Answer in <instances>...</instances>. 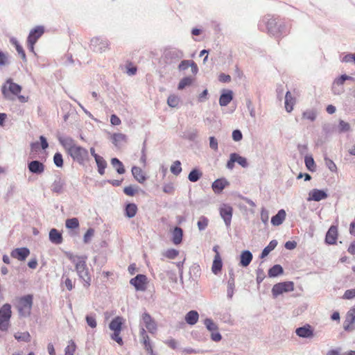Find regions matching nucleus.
Segmentation results:
<instances>
[{
  "label": "nucleus",
  "mask_w": 355,
  "mask_h": 355,
  "mask_svg": "<svg viewBox=\"0 0 355 355\" xmlns=\"http://www.w3.org/2000/svg\"><path fill=\"white\" fill-rule=\"evenodd\" d=\"M68 259L75 265V269L79 279L83 282V286L87 288L91 285L92 277L87 266L86 256L73 255V254L67 253Z\"/></svg>",
  "instance_id": "f257e3e1"
},
{
  "label": "nucleus",
  "mask_w": 355,
  "mask_h": 355,
  "mask_svg": "<svg viewBox=\"0 0 355 355\" xmlns=\"http://www.w3.org/2000/svg\"><path fill=\"white\" fill-rule=\"evenodd\" d=\"M21 90V86L14 83L12 78L7 79L1 86L3 97L9 101H12L14 99L13 96H18Z\"/></svg>",
  "instance_id": "f03ea898"
},
{
  "label": "nucleus",
  "mask_w": 355,
  "mask_h": 355,
  "mask_svg": "<svg viewBox=\"0 0 355 355\" xmlns=\"http://www.w3.org/2000/svg\"><path fill=\"white\" fill-rule=\"evenodd\" d=\"M110 42L105 37H94L90 40L89 48L95 53H102L109 49Z\"/></svg>",
  "instance_id": "7ed1b4c3"
},
{
  "label": "nucleus",
  "mask_w": 355,
  "mask_h": 355,
  "mask_svg": "<svg viewBox=\"0 0 355 355\" xmlns=\"http://www.w3.org/2000/svg\"><path fill=\"white\" fill-rule=\"evenodd\" d=\"M68 155L73 159L74 162H76L80 165H84L85 162L89 159L88 150L80 146L76 145Z\"/></svg>",
  "instance_id": "20e7f679"
},
{
  "label": "nucleus",
  "mask_w": 355,
  "mask_h": 355,
  "mask_svg": "<svg viewBox=\"0 0 355 355\" xmlns=\"http://www.w3.org/2000/svg\"><path fill=\"white\" fill-rule=\"evenodd\" d=\"M12 315L11 306L6 303L0 308V330L6 331L9 328L10 320Z\"/></svg>",
  "instance_id": "39448f33"
},
{
  "label": "nucleus",
  "mask_w": 355,
  "mask_h": 355,
  "mask_svg": "<svg viewBox=\"0 0 355 355\" xmlns=\"http://www.w3.org/2000/svg\"><path fill=\"white\" fill-rule=\"evenodd\" d=\"M184 56V52L177 48H169L164 53V59L166 64H172L178 62Z\"/></svg>",
  "instance_id": "423d86ee"
},
{
  "label": "nucleus",
  "mask_w": 355,
  "mask_h": 355,
  "mask_svg": "<svg viewBox=\"0 0 355 355\" xmlns=\"http://www.w3.org/2000/svg\"><path fill=\"white\" fill-rule=\"evenodd\" d=\"M33 297L32 295L28 294L24 295L19 298L18 311L21 315H28L33 306Z\"/></svg>",
  "instance_id": "0eeeda50"
},
{
  "label": "nucleus",
  "mask_w": 355,
  "mask_h": 355,
  "mask_svg": "<svg viewBox=\"0 0 355 355\" xmlns=\"http://www.w3.org/2000/svg\"><path fill=\"white\" fill-rule=\"evenodd\" d=\"M294 290V284L293 282H284L276 284L272 288V294L276 297L284 293L291 292Z\"/></svg>",
  "instance_id": "6e6552de"
},
{
  "label": "nucleus",
  "mask_w": 355,
  "mask_h": 355,
  "mask_svg": "<svg viewBox=\"0 0 355 355\" xmlns=\"http://www.w3.org/2000/svg\"><path fill=\"white\" fill-rule=\"evenodd\" d=\"M238 163L243 168H247L248 166V162L245 157L241 156L236 153H232L230 155V159L227 162V168L230 170H232L234 167V164Z\"/></svg>",
  "instance_id": "1a4fd4ad"
},
{
  "label": "nucleus",
  "mask_w": 355,
  "mask_h": 355,
  "mask_svg": "<svg viewBox=\"0 0 355 355\" xmlns=\"http://www.w3.org/2000/svg\"><path fill=\"white\" fill-rule=\"evenodd\" d=\"M130 284L133 286L137 291H144L146 289L147 277L143 274H138L132 278Z\"/></svg>",
  "instance_id": "9d476101"
},
{
  "label": "nucleus",
  "mask_w": 355,
  "mask_h": 355,
  "mask_svg": "<svg viewBox=\"0 0 355 355\" xmlns=\"http://www.w3.org/2000/svg\"><path fill=\"white\" fill-rule=\"evenodd\" d=\"M141 320L149 333L155 334L157 331L156 322L148 312L145 311L142 313Z\"/></svg>",
  "instance_id": "9b49d317"
},
{
  "label": "nucleus",
  "mask_w": 355,
  "mask_h": 355,
  "mask_svg": "<svg viewBox=\"0 0 355 355\" xmlns=\"http://www.w3.org/2000/svg\"><path fill=\"white\" fill-rule=\"evenodd\" d=\"M27 168L31 174L41 175L44 172L45 165L40 160H32L28 162Z\"/></svg>",
  "instance_id": "f8f14e48"
},
{
  "label": "nucleus",
  "mask_w": 355,
  "mask_h": 355,
  "mask_svg": "<svg viewBox=\"0 0 355 355\" xmlns=\"http://www.w3.org/2000/svg\"><path fill=\"white\" fill-rule=\"evenodd\" d=\"M221 218L227 227H230L233 214V208L229 205L223 204L219 209Z\"/></svg>",
  "instance_id": "ddd939ff"
},
{
  "label": "nucleus",
  "mask_w": 355,
  "mask_h": 355,
  "mask_svg": "<svg viewBox=\"0 0 355 355\" xmlns=\"http://www.w3.org/2000/svg\"><path fill=\"white\" fill-rule=\"evenodd\" d=\"M355 322V308L349 309L345 315L343 322V328L347 331H351L354 329V324Z\"/></svg>",
  "instance_id": "4468645a"
},
{
  "label": "nucleus",
  "mask_w": 355,
  "mask_h": 355,
  "mask_svg": "<svg viewBox=\"0 0 355 355\" xmlns=\"http://www.w3.org/2000/svg\"><path fill=\"white\" fill-rule=\"evenodd\" d=\"M29 254L30 250L26 247L15 248L10 252V256L19 261H25Z\"/></svg>",
  "instance_id": "2eb2a0df"
},
{
  "label": "nucleus",
  "mask_w": 355,
  "mask_h": 355,
  "mask_svg": "<svg viewBox=\"0 0 355 355\" xmlns=\"http://www.w3.org/2000/svg\"><path fill=\"white\" fill-rule=\"evenodd\" d=\"M58 139L60 145L65 149L67 154L76 146L74 139L71 137L58 135Z\"/></svg>",
  "instance_id": "dca6fc26"
},
{
  "label": "nucleus",
  "mask_w": 355,
  "mask_h": 355,
  "mask_svg": "<svg viewBox=\"0 0 355 355\" xmlns=\"http://www.w3.org/2000/svg\"><path fill=\"white\" fill-rule=\"evenodd\" d=\"M256 273H257V279H256V280H257V285H258V290L259 291V294L260 295L264 294V293H265L264 290L263 291H261V286H260L261 283L263 281V279L266 277V272H265V266H264V261H261L260 262L259 266L258 268L256 270Z\"/></svg>",
  "instance_id": "f3484780"
},
{
  "label": "nucleus",
  "mask_w": 355,
  "mask_h": 355,
  "mask_svg": "<svg viewBox=\"0 0 355 355\" xmlns=\"http://www.w3.org/2000/svg\"><path fill=\"white\" fill-rule=\"evenodd\" d=\"M65 185V181L61 178V176L58 175L51 184V190L53 193L60 194L64 191Z\"/></svg>",
  "instance_id": "a211bd4d"
},
{
  "label": "nucleus",
  "mask_w": 355,
  "mask_h": 355,
  "mask_svg": "<svg viewBox=\"0 0 355 355\" xmlns=\"http://www.w3.org/2000/svg\"><path fill=\"white\" fill-rule=\"evenodd\" d=\"M338 227L332 225L329 227L325 236V242L329 245L336 244L338 239Z\"/></svg>",
  "instance_id": "6ab92c4d"
},
{
  "label": "nucleus",
  "mask_w": 355,
  "mask_h": 355,
  "mask_svg": "<svg viewBox=\"0 0 355 355\" xmlns=\"http://www.w3.org/2000/svg\"><path fill=\"white\" fill-rule=\"evenodd\" d=\"M44 28L42 26H37L33 28L27 37V41L36 43L38 39L44 34Z\"/></svg>",
  "instance_id": "aec40b11"
},
{
  "label": "nucleus",
  "mask_w": 355,
  "mask_h": 355,
  "mask_svg": "<svg viewBox=\"0 0 355 355\" xmlns=\"http://www.w3.org/2000/svg\"><path fill=\"white\" fill-rule=\"evenodd\" d=\"M229 185V182L224 178L216 180L211 184L214 192L216 194L220 193L223 190Z\"/></svg>",
  "instance_id": "412c9836"
},
{
  "label": "nucleus",
  "mask_w": 355,
  "mask_h": 355,
  "mask_svg": "<svg viewBox=\"0 0 355 355\" xmlns=\"http://www.w3.org/2000/svg\"><path fill=\"white\" fill-rule=\"evenodd\" d=\"M233 99V92L230 89H224L219 98V105L227 106Z\"/></svg>",
  "instance_id": "4be33fe9"
},
{
  "label": "nucleus",
  "mask_w": 355,
  "mask_h": 355,
  "mask_svg": "<svg viewBox=\"0 0 355 355\" xmlns=\"http://www.w3.org/2000/svg\"><path fill=\"white\" fill-rule=\"evenodd\" d=\"M69 271L73 272V269L71 267L68 268V270H64L62 275V283L64 284L68 291H71L74 288V282L69 278Z\"/></svg>",
  "instance_id": "5701e85b"
},
{
  "label": "nucleus",
  "mask_w": 355,
  "mask_h": 355,
  "mask_svg": "<svg viewBox=\"0 0 355 355\" xmlns=\"http://www.w3.org/2000/svg\"><path fill=\"white\" fill-rule=\"evenodd\" d=\"M295 333L299 337L302 338H311L313 336V329L309 324L296 329Z\"/></svg>",
  "instance_id": "b1692460"
},
{
  "label": "nucleus",
  "mask_w": 355,
  "mask_h": 355,
  "mask_svg": "<svg viewBox=\"0 0 355 355\" xmlns=\"http://www.w3.org/2000/svg\"><path fill=\"white\" fill-rule=\"evenodd\" d=\"M308 200L320 201L327 198V194L322 190L314 189L309 193Z\"/></svg>",
  "instance_id": "393cba45"
},
{
  "label": "nucleus",
  "mask_w": 355,
  "mask_h": 355,
  "mask_svg": "<svg viewBox=\"0 0 355 355\" xmlns=\"http://www.w3.org/2000/svg\"><path fill=\"white\" fill-rule=\"evenodd\" d=\"M49 241L55 245H60L63 241L62 234L56 229L53 228L50 230L49 234Z\"/></svg>",
  "instance_id": "a878e982"
},
{
  "label": "nucleus",
  "mask_w": 355,
  "mask_h": 355,
  "mask_svg": "<svg viewBox=\"0 0 355 355\" xmlns=\"http://www.w3.org/2000/svg\"><path fill=\"white\" fill-rule=\"evenodd\" d=\"M137 210L138 208L135 203L128 202L125 205L124 215L128 218H132L136 215Z\"/></svg>",
  "instance_id": "bb28decb"
},
{
  "label": "nucleus",
  "mask_w": 355,
  "mask_h": 355,
  "mask_svg": "<svg viewBox=\"0 0 355 355\" xmlns=\"http://www.w3.org/2000/svg\"><path fill=\"white\" fill-rule=\"evenodd\" d=\"M10 42L12 45H13L15 47L16 51L19 53V55L21 56L23 61L26 62V55L25 53V51L22 47V46L19 44L18 40L15 37H10Z\"/></svg>",
  "instance_id": "cd10ccee"
},
{
  "label": "nucleus",
  "mask_w": 355,
  "mask_h": 355,
  "mask_svg": "<svg viewBox=\"0 0 355 355\" xmlns=\"http://www.w3.org/2000/svg\"><path fill=\"white\" fill-rule=\"evenodd\" d=\"M252 259V252L249 250H243L240 255V265L243 267H247L250 265Z\"/></svg>",
  "instance_id": "c85d7f7f"
},
{
  "label": "nucleus",
  "mask_w": 355,
  "mask_h": 355,
  "mask_svg": "<svg viewBox=\"0 0 355 355\" xmlns=\"http://www.w3.org/2000/svg\"><path fill=\"white\" fill-rule=\"evenodd\" d=\"M132 173L134 178L139 183H144L146 180V176L142 169L138 166H135L132 168Z\"/></svg>",
  "instance_id": "c756f323"
},
{
  "label": "nucleus",
  "mask_w": 355,
  "mask_h": 355,
  "mask_svg": "<svg viewBox=\"0 0 355 355\" xmlns=\"http://www.w3.org/2000/svg\"><path fill=\"white\" fill-rule=\"evenodd\" d=\"M123 318L116 316L113 318L109 324V328L113 331H121Z\"/></svg>",
  "instance_id": "7c9ffc66"
},
{
  "label": "nucleus",
  "mask_w": 355,
  "mask_h": 355,
  "mask_svg": "<svg viewBox=\"0 0 355 355\" xmlns=\"http://www.w3.org/2000/svg\"><path fill=\"white\" fill-rule=\"evenodd\" d=\"M183 230L180 227H175L172 232V241L175 245H179L182 241Z\"/></svg>",
  "instance_id": "2f4dec72"
},
{
  "label": "nucleus",
  "mask_w": 355,
  "mask_h": 355,
  "mask_svg": "<svg viewBox=\"0 0 355 355\" xmlns=\"http://www.w3.org/2000/svg\"><path fill=\"white\" fill-rule=\"evenodd\" d=\"M199 319V314L197 311H189L185 315V321L189 325L196 324Z\"/></svg>",
  "instance_id": "473e14b6"
},
{
  "label": "nucleus",
  "mask_w": 355,
  "mask_h": 355,
  "mask_svg": "<svg viewBox=\"0 0 355 355\" xmlns=\"http://www.w3.org/2000/svg\"><path fill=\"white\" fill-rule=\"evenodd\" d=\"M296 103V99L292 96L290 92H287L285 96V108L288 112H291L293 110V107Z\"/></svg>",
  "instance_id": "72a5a7b5"
},
{
  "label": "nucleus",
  "mask_w": 355,
  "mask_h": 355,
  "mask_svg": "<svg viewBox=\"0 0 355 355\" xmlns=\"http://www.w3.org/2000/svg\"><path fill=\"white\" fill-rule=\"evenodd\" d=\"M286 211L284 209H280L278 213L272 217L271 223L275 226L281 225L286 218Z\"/></svg>",
  "instance_id": "f704fd0d"
},
{
  "label": "nucleus",
  "mask_w": 355,
  "mask_h": 355,
  "mask_svg": "<svg viewBox=\"0 0 355 355\" xmlns=\"http://www.w3.org/2000/svg\"><path fill=\"white\" fill-rule=\"evenodd\" d=\"M223 267V261L220 254H216L211 267L212 272L217 275L220 272Z\"/></svg>",
  "instance_id": "c9c22d12"
},
{
  "label": "nucleus",
  "mask_w": 355,
  "mask_h": 355,
  "mask_svg": "<svg viewBox=\"0 0 355 355\" xmlns=\"http://www.w3.org/2000/svg\"><path fill=\"white\" fill-rule=\"evenodd\" d=\"M111 164L116 168V171L119 174L122 175L125 172L123 163L118 158H112Z\"/></svg>",
  "instance_id": "e433bc0d"
},
{
  "label": "nucleus",
  "mask_w": 355,
  "mask_h": 355,
  "mask_svg": "<svg viewBox=\"0 0 355 355\" xmlns=\"http://www.w3.org/2000/svg\"><path fill=\"white\" fill-rule=\"evenodd\" d=\"M194 81V78L191 76H186L182 78L178 85V89L179 90H182L185 87H189L192 85Z\"/></svg>",
  "instance_id": "4c0bfd02"
},
{
  "label": "nucleus",
  "mask_w": 355,
  "mask_h": 355,
  "mask_svg": "<svg viewBox=\"0 0 355 355\" xmlns=\"http://www.w3.org/2000/svg\"><path fill=\"white\" fill-rule=\"evenodd\" d=\"M202 175V173L198 168H195L190 171L188 179L191 182H196L200 179Z\"/></svg>",
  "instance_id": "58836bf2"
},
{
  "label": "nucleus",
  "mask_w": 355,
  "mask_h": 355,
  "mask_svg": "<svg viewBox=\"0 0 355 355\" xmlns=\"http://www.w3.org/2000/svg\"><path fill=\"white\" fill-rule=\"evenodd\" d=\"M95 161L98 167V173L101 175H104L105 168L107 167V165L106 161L103 159V157H101L99 158L97 157Z\"/></svg>",
  "instance_id": "ea45409f"
},
{
  "label": "nucleus",
  "mask_w": 355,
  "mask_h": 355,
  "mask_svg": "<svg viewBox=\"0 0 355 355\" xmlns=\"http://www.w3.org/2000/svg\"><path fill=\"white\" fill-rule=\"evenodd\" d=\"M282 23L276 22L275 20H272L269 22V28L268 30L273 35L277 34L281 32Z\"/></svg>",
  "instance_id": "a19ab883"
},
{
  "label": "nucleus",
  "mask_w": 355,
  "mask_h": 355,
  "mask_svg": "<svg viewBox=\"0 0 355 355\" xmlns=\"http://www.w3.org/2000/svg\"><path fill=\"white\" fill-rule=\"evenodd\" d=\"M180 102V98L175 94H171L168 97L167 103L171 107H177Z\"/></svg>",
  "instance_id": "79ce46f5"
},
{
  "label": "nucleus",
  "mask_w": 355,
  "mask_h": 355,
  "mask_svg": "<svg viewBox=\"0 0 355 355\" xmlns=\"http://www.w3.org/2000/svg\"><path fill=\"white\" fill-rule=\"evenodd\" d=\"M65 226L67 229L74 230L79 227V221L77 218H68L65 221Z\"/></svg>",
  "instance_id": "37998d69"
},
{
  "label": "nucleus",
  "mask_w": 355,
  "mask_h": 355,
  "mask_svg": "<svg viewBox=\"0 0 355 355\" xmlns=\"http://www.w3.org/2000/svg\"><path fill=\"white\" fill-rule=\"evenodd\" d=\"M204 324L210 332L218 330V325L211 318H206L204 320Z\"/></svg>",
  "instance_id": "c03bdc74"
},
{
  "label": "nucleus",
  "mask_w": 355,
  "mask_h": 355,
  "mask_svg": "<svg viewBox=\"0 0 355 355\" xmlns=\"http://www.w3.org/2000/svg\"><path fill=\"white\" fill-rule=\"evenodd\" d=\"M208 224L209 219L205 216H201L197 223L198 228L200 231H203L207 227Z\"/></svg>",
  "instance_id": "a18cd8bd"
},
{
  "label": "nucleus",
  "mask_w": 355,
  "mask_h": 355,
  "mask_svg": "<svg viewBox=\"0 0 355 355\" xmlns=\"http://www.w3.org/2000/svg\"><path fill=\"white\" fill-rule=\"evenodd\" d=\"M316 112L313 110H306L302 113V119L314 121L316 119Z\"/></svg>",
  "instance_id": "49530a36"
},
{
  "label": "nucleus",
  "mask_w": 355,
  "mask_h": 355,
  "mask_svg": "<svg viewBox=\"0 0 355 355\" xmlns=\"http://www.w3.org/2000/svg\"><path fill=\"white\" fill-rule=\"evenodd\" d=\"M283 272V268L280 265H275L269 270L268 275L270 277H276L282 274Z\"/></svg>",
  "instance_id": "de8ad7c7"
},
{
  "label": "nucleus",
  "mask_w": 355,
  "mask_h": 355,
  "mask_svg": "<svg viewBox=\"0 0 355 355\" xmlns=\"http://www.w3.org/2000/svg\"><path fill=\"white\" fill-rule=\"evenodd\" d=\"M112 139L113 144L117 146L119 142L126 140V136L122 133H114Z\"/></svg>",
  "instance_id": "09e8293b"
},
{
  "label": "nucleus",
  "mask_w": 355,
  "mask_h": 355,
  "mask_svg": "<svg viewBox=\"0 0 355 355\" xmlns=\"http://www.w3.org/2000/svg\"><path fill=\"white\" fill-rule=\"evenodd\" d=\"M170 170L173 175H178L182 172L180 161H175L173 164L171 165Z\"/></svg>",
  "instance_id": "8fccbe9b"
},
{
  "label": "nucleus",
  "mask_w": 355,
  "mask_h": 355,
  "mask_svg": "<svg viewBox=\"0 0 355 355\" xmlns=\"http://www.w3.org/2000/svg\"><path fill=\"white\" fill-rule=\"evenodd\" d=\"M305 165L310 171H315V164L313 158L311 156H306L304 159Z\"/></svg>",
  "instance_id": "3c124183"
},
{
  "label": "nucleus",
  "mask_w": 355,
  "mask_h": 355,
  "mask_svg": "<svg viewBox=\"0 0 355 355\" xmlns=\"http://www.w3.org/2000/svg\"><path fill=\"white\" fill-rule=\"evenodd\" d=\"M53 163L58 168H62L63 166V164H64L63 157H62V155L61 154V153L57 152L54 154Z\"/></svg>",
  "instance_id": "603ef678"
},
{
  "label": "nucleus",
  "mask_w": 355,
  "mask_h": 355,
  "mask_svg": "<svg viewBox=\"0 0 355 355\" xmlns=\"http://www.w3.org/2000/svg\"><path fill=\"white\" fill-rule=\"evenodd\" d=\"M235 282L234 279H229L227 282V297L229 300H231L234 295Z\"/></svg>",
  "instance_id": "864d4df0"
},
{
  "label": "nucleus",
  "mask_w": 355,
  "mask_h": 355,
  "mask_svg": "<svg viewBox=\"0 0 355 355\" xmlns=\"http://www.w3.org/2000/svg\"><path fill=\"white\" fill-rule=\"evenodd\" d=\"M87 324L91 328L96 327L97 323L95 315H87L85 317Z\"/></svg>",
  "instance_id": "5fc2aeb1"
},
{
  "label": "nucleus",
  "mask_w": 355,
  "mask_h": 355,
  "mask_svg": "<svg viewBox=\"0 0 355 355\" xmlns=\"http://www.w3.org/2000/svg\"><path fill=\"white\" fill-rule=\"evenodd\" d=\"M15 338L18 341L29 342L31 336L28 332L21 333L19 335L15 334Z\"/></svg>",
  "instance_id": "6e6d98bb"
},
{
  "label": "nucleus",
  "mask_w": 355,
  "mask_h": 355,
  "mask_svg": "<svg viewBox=\"0 0 355 355\" xmlns=\"http://www.w3.org/2000/svg\"><path fill=\"white\" fill-rule=\"evenodd\" d=\"M178 254H179V251L175 249H173V248L168 249L164 252V256L170 259H175Z\"/></svg>",
  "instance_id": "4d7b16f0"
},
{
  "label": "nucleus",
  "mask_w": 355,
  "mask_h": 355,
  "mask_svg": "<svg viewBox=\"0 0 355 355\" xmlns=\"http://www.w3.org/2000/svg\"><path fill=\"white\" fill-rule=\"evenodd\" d=\"M163 191L167 194H173L175 191V187L173 183L168 182L164 184L163 186Z\"/></svg>",
  "instance_id": "13d9d810"
},
{
  "label": "nucleus",
  "mask_w": 355,
  "mask_h": 355,
  "mask_svg": "<svg viewBox=\"0 0 355 355\" xmlns=\"http://www.w3.org/2000/svg\"><path fill=\"white\" fill-rule=\"evenodd\" d=\"M324 162L325 165L331 171L336 172L337 171V166L331 159L328 157H324Z\"/></svg>",
  "instance_id": "bf43d9fd"
},
{
  "label": "nucleus",
  "mask_w": 355,
  "mask_h": 355,
  "mask_svg": "<svg viewBox=\"0 0 355 355\" xmlns=\"http://www.w3.org/2000/svg\"><path fill=\"white\" fill-rule=\"evenodd\" d=\"M338 130L340 132H347L350 130V125L343 120H340L339 121Z\"/></svg>",
  "instance_id": "052dcab7"
},
{
  "label": "nucleus",
  "mask_w": 355,
  "mask_h": 355,
  "mask_svg": "<svg viewBox=\"0 0 355 355\" xmlns=\"http://www.w3.org/2000/svg\"><path fill=\"white\" fill-rule=\"evenodd\" d=\"M191 60H183L180 62L178 65V69L180 71L187 70L191 65Z\"/></svg>",
  "instance_id": "680f3d73"
},
{
  "label": "nucleus",
  "mask_w": 355,
  "mask_h": 355,
  "mask_svg": "<svg viewBox=\"0 0 355 355\" xmlns=\"http://www.w3.org/2000/svg\"><path fill=\"white\" fill-rule=\"evenodd\" d=\"M94 234V230L93 228H89L83 236V242L85 243H89L92 236H93Z\"/></svg>",
  "instance_id": "e2e57ef3"
},
{
  "label": "nucleus",
  "mask_w": 355,
  "mask_h": 355,
  "mask_svg": "<svg viewBox=\"0 0 355 355\" xmlns=\"http://www.w3.org/2000/svg\"><path fill=\"white\" fill-rule=\"evenodd\" d=\"M120 333L121 331H113V334H111V338L121 346L123 345V341L122 338L120 336Z\"/></svg>",
  "instance_id": "0e129e2a"
},
{
  "label": "nucleus",
  "mask_w": 355,
  "mask_h": 355,
  "mask_svg": "<svg viewBox=\"0 0 355 355\" xmlns=\"http://www.w3.org/2000/svg\"><path fill=\"white\" fill-rule=\"evenodd\" d=\"M355 297V288L352 289L347 290L343 296V298L345 300H351Z\"/></svg>",
  "instance_id": "69168bd1"
},
{
  "label": "nucleus",
  "mask_w": 355,
  "mask_h": 355,
  "mask_svg": "<svg viewBox=\"0 0 355 355\" xmlns=\"http://www.w3.org/2000/svg\"><path fill=\"white\" fill-rule=\"evenodd\" d=\"M232 136L235 141H240L243 139V134L239 129L233 130Z\"/></svg>",
  "instance_id": "338daca9"
},
{
  "label": "nucleus",
  "mask_w": 355,
  "mask_h": 355,
  "mask_svg": "<svg viewBox=\"0 0 355 355\" xmlns=\"http://www.w3.org/2000/svg\"><path fill=\"white\" fill-rule=\"evenodd\" d=\"M72 345L71 346H67L64 349V355H73L74 352L76 350V345L71 340Z\"/></svg>",
  "instance_id": "774afa93"
}]
</instances>
